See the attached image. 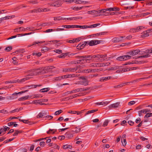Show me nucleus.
Here are the masks:
<instances>
[{
	"mask_svg": "<svg viewBox=\"0 0 152 152\" xmlns=\"http://www.w3.org/2000/svg\"><path fill=\"white\" fill-rule=\"evenodd\" d=\"M52 2L49 3L48 4L51 6L58 7L61 5V0H53Z\"/></svg>",
	"mask_w": 152,
	"mask_h": 152,
	"instance_id": "obj_1",
	"label": "nucleus"
},
{
	"mask_svg": "<svg viewBox=\"0 0 152 152\" xmlns=\"http://www.w3.org/2000/svg\"><path fill=\"white\" fill-rule=\"evenodd\" d=\"M78 68V66H76L74 68H62V71L64 72H74L76 71Z\"/></svg>",
	"mask_w": 152,
	"mask_h": 152,
	"instance_id": "obj_2",
	"label": "nucleus"
},
{
	"mask_svg": "<svg viewBox=\"0 0 152 152\" xmlns=\"http://www.w3.org/2000/svg\"><path fill=\"white\" fill-rule=\"evenodd\" d=\"M87 45H89L90 46L96 45L100 43L101 42V41L98 40H92L91 41H86Z\"/></svg>",
	"mask_w": 152,
	"mask_h": 152,
	"instance_id": "obj_3",
	"label": "nucleus"
},
{
	"mask_svg": "<svg viewBox=\"0 0 152 152\" xmlns=\"http://www.w3.org/2000/svg\"><path fill=\"white\" fill-rule=\"evenodd\" d=\"M145 28L143 26H139L135 28H133L130 29V32L132 33H135L140 31L141 30Z\"/></svg>",
	"mask_w": 152,
	"mask_h": 152,
	"instance_id": "obj_4",
	"label": "nucleus"
},
{
	"mask_svg": "<svg viewBox=\"0 0 152 152\" xmlns=\"http://www.w3.org/2000/svg\"><path fill=\"white\" fill-rule=\"evenodd\" d=\"M43 68H39L37 69H33V71H35L36 75H41L44 74Z\"/></svg>",
	"mask_w": 152,
	"mask_h": 152,
	"instance_id": "obj_5",
	"label": "nucleus"
},
{
	"mask_svg": "<svg viewBox=\"0 0 152 152\" xmlns=\"http://www.w3.org/2000/svg\"><path fill=\"white\" fill-rule=\"evenodd\" d=\"M124 36L120 37H115L112 39V42L113 43L119 42L122 41V38H124Z\"/></svg>",
	"mask_w": 152,
	"mask_h": 152,
	"instance_id": "obj_6",
	"label": "nucleus"
},
{
	"mask_svg": "<svg viewBox=\"0 0 152 152\" xmlns=\"http://www.w3.org/2000/svg\"><path fill=\"white\" fill-rule=\"evenodd\" d=\"M53 66H47L43 68L44 73H48L51 71L52 69L54 68Z\"/></svg>",
	"mask_w": 152,
	"mask_h": 152,
	"instance_id": "obj_7",
	"label": "nucleus"
},
{
	"mask_svg": "<svg viewBox=\"0 0 152 152\" xmlns=\"http://www.w3.org/2000/svg\"><path fill=\"white\" fill-rule=\"evenodd\" d=\"M86 41L83 42L82 43L79 44L77 46V48L78 49H82L86 45H87Z\"/></svg>",
	"mask_w": 152,
	"mask_h": 152,
	"instance_id": "obj_8",
	"label": "nucleus"
},
{
	"mask_svg": "<svg viewBox=\"0 0 152 152\" xmlns=\"http://www.w3.org/2000/svg\"><path fill=\"white\" fill-rule=\"evenodd\" d=\"M140 51L139 50H135L130 51L129 52V54L132 56H134L138 54Z\"/></svg>",
	"mask_w": 152,
	"mask_h": 152,
	"instance_id": "obj_9",
	"label": "nucleus"
},
{
	"mask_svg": "<svg viewBox=\"0 0 152 152\" xmlns=\"http://www.w3.org/2000/svg\"><path fill=\"white\" fill-rule=\"evenodd\" d=\"M79 76L78 75H75V74H68L64 75H63L64 77V79L65 78H71L73 77H78Z\"/></svg>",
	"mask_w": 152,
	"mask_h": 152,
	"instance_id": "obj_10",
	"label": "nucleus"
},
{
	"mask_svg": "<svg viewBox=\"0 0 152 152\" xmlns=\"http://www.w3.org/2000/svg\"><path fill=\"white\" fill-rule=\"evenodd\" d=\"M26 73H28V75H27V76H28V77L36 75L35 71H33V69L28 70Z\"/></svg>",
	"mask_w": 152,
	"mask_h": 152,
	"instance_id": "obj_11",
	"label": "nucleus"
},
{
	"mask_svg": "<svg viewBox=\"0 0 152 152\" xmlns=\"http://www.w3.org/2000/svg\"><path fill=\"white\" fill-rule=\"evenodd\" d=\"M150 33V30H147L145 31H144L141 35V37L142 38L147 37L149 36L148 34Z\"/></svg>",
	"mask_w": 152,
	"mask_h": 152,
	"instance_id": "obj_12",
	"label": "nucleus"
},
{
	"mask_svg": "<svg viewBox=\"0 0 152 152\" xmlns=\"http://www.w3.org/2000/svg\"><path fill=\"white\" fill-rule=\"evenodd\" d=\"M112 78L111 76L102 77L100 78L99 81L100 82H104L111 79Z\"/></svg>",
	"mask_w": 152,
	"mask_h": 152,
	"instance_id": "obj_13",
	"label": "nucleus"
},
{
	"mask_svg": "<svg viewBox=\"0 0 152 152\" xmlns=\"http://www.w3.org/2000/svg\"><path fill=\"white\" fill-rule=\"evenodd\" d=\"M77 57L80 58H88V59H87V60H90L92 59H93L92 55H88V56H78Z\"/></svg>",
	"mask_w": 152,
	"mask_h": 152,
	"instance_id": "obj_14",
	"label": "nucleus"
},
{
	"mask_svg": "<svg viewBox=\"0 0 152 152\" xmlns=\"http://www.w3.org/2000/svg\"><path fill=\"white\" fill-rule=\"evenodd\" d=\"M120 10V9L119 8L117 7H114L113 8H107V11H117Z\"/></svg>",
	"mask_w": 152,
	"mask_h": 152,
	"instance_id": "obj_15",
	"label": "nucleus"
},
{
	"mask_svg": "<svg viewBox=\"0 0 152 152\" xmlns=\"http://www.w3.org/2000/svg\"><path fill=\"white\" fill-rule=\"evenodd\" d=\"M23 109V107H20L15 109L14 110H13L11 111H10V113H14L16 112H18L22 110Z\"/></svg>",
	"mask_w": 152,
	"mask_h": 152,
	"instance_id": "obj_16",
	"label": "nucleus"
},
{
	"mask_svg": "<svg viewBox=\"0 0 152 152\" xmlns=\"http://www.w3.org/2000/svg\"><path fill=\"white\" fill-rule=\"evenodd\" d=\"M29 97V96H26L19 98L18 99V100L19 101L25 100L28 99Z\"/></svg>",
	"mask_w": 152,
	"mask_h": 152,
	"instance_id": "obj_17",
	"label": "nucleus"
},
{
	"mask_svg": "<svg viewBox=\"0 0 152 152\" xmlns=\"http://www.w3.org/2000/svg\"><path fill=\"white\" fill-rule=\"evenodd\" d=\"M75 25H63L61 26L62 27L65 28H75Z\"/></svg>",
	"mask_w": 152,
	"mask_h": 152,
	"instance_id": "obj_18",
	"label": "nucleus"
},
{
	"mask_svg": "<svg viewBox=\"0 0 152 152\" xmlns=\"http://www.w3.org/2000/svg\"><path fill=\"white\" fill-rule=\"evenodd\" d=\"M75 28H80L82 29L88 28V26H80L77 25H75Z\"/></svg>",
	"mask_w": 152,
	"mask_h": 152,
	"instance_id": "obj_19",
	"label": "nucleus"
},
{
	"mask_svg": "<svg viewBox=\"0 0 152 152\" xmlns=\"http://www.w3.org/2000/svg\"><path fill=\"white\" fill-rule=\"evenodd\" d=\"M33 103H34L35 104L36 103H39V104L42 105L45 104L44 103H42V101H41V99H38L34 101L33 102Z\"/></svg>",
	"mask_w": 152,
	"mask_h": 152,
	"instance_id": "obj_20",
	"label": "nucleus"
},
{
	"mask_svg": "<svg viewBox=\"0 0 152 152\" xmlns=\"http://www.w3.org/2000/svg\"><path fill=\"white\" fill-rule=\"evenodd\" d=\"M97 110H98L97 109L89 110L86 112V113L85 114V115H87L90 114L91 113H94V112L96 111H97Z\"/></svg>",
	"mask_w": 152,
	"mask_h": 152,
	"instance_id": "obj_21",
	"label": "nucleus"
},
{
	"mask_svg": "<svg viewBox=\"0 0 152 152\" xmlns=\"http://www.w3.org/2000/svg\"><path fill=\"white\" fill-rule=\"evenodd\" d=\"M119 104V103L117 102L114 104H111L110 106L112 108H116L118 107Z\"/></svg>",
	"mask_w": 152,
	"mask_h": 152,
	"instance_id": "obj_22",
	"label": "nucleus"
},
{
	"mask_svg": "<svg viewBox=\"0 0 152 152\" xmlns=\"http://www.w3.org/2000/svg\"><path fill=\"white\" fill-rule=\"evenodd\" d=\"M85 62L84 60L83 59H80L79 60L75 61L74 62L75 64H79L81 63H84Z\"/></svg>",
	"mask_w": 152,
	"mask_h": 152,
	"instance_id": "obj_23",
	"label": "nucleus"
},
{
	"mask_svg": "<svg viewBox=\"0 0 152 152\" xmlns=\"http://www.w3.org/2000/svg\"><path fill=\"white\" fill-rule=\"evenodd\" d=\"M135 67H132L131 68H126V69H123L122 70V72H125L128 71L130 70V69L133 70Z\"/></svg>",
	"mask_w": 152,
	"mask_h": 152,
	"instance_id": "obj_24",
	"label": "nucleus"
},
{
	"mask_svg": "<svg viewBox=\"0 0 152 152\" xmlns=\"http://www.w3.org/2000/svg\"><path fill=\"white\" fill-rule=\"evenodd\" d=\"M31 78V77H28V76H27V77H25L24 78L22 79H21L20 80H19V82H24L26 80H29Z\"/></svg>",
	"mask_w": 152,
	"mask_h": 152,
	"instance_id": "obj_25",
	"label": "nucleus"
},
{
	"mask_svg": "<svg viewBox=\"0 0 152 152\" xmlns=\"http://www.w3.org/2000/svg\"><path fill=\"white\" fill-rule=\"evenodd\" d=\"M50 89V88H45L42 89L40 90V92H45L48 91Z\"/></svg>",
	"mask_w": 152,
	"mask_h": 152,
	"instance_id": "obj_26",
	"label": "nucleus"
},
{
	"mask_svg": "<svg viewBox=\"0 0 152 152\" xmlns=\"http://www.w3.org/2000/svg\"><path fill=\"white\" fill-rule=\"evenodd\" d=\"M17 93H14L12 94V96H10V99H16L17 98Z\"/></svg>",
	"mask_w": 152,
	"mask_h": 152,
	"instance_id": "obj_27",
	"label": "nucleus"
},
{
	"mask_svg": "<svg viewBox=\"0 0 152 152\" xmlns=\"http://www.w3.org/2000/svg\"><path fill=\"white\" fill-rule=\"evenodd\" d=\"M25 52V50L24 49H20L18 50H17L15 52H14V53H23V52Z\"/></svg>",
	"mask_w": 152,
	"mask_h": 152,
	"instance_id": "obj_28",
	"label": "nucleus"
},
{
	"mask_svg": "<svg viewBox=\"0 0 152 152\" xmlns=\"http://www.w3.org/2000/svg\"><path fill=\"white\" fill-rule=\"evenodd\" d=\"M93 59L96 58L99 59L101 58V54H97L96 55H94L92 56Z\"/></svg>",
	"mask_w": 152,
	"mask_h": 152,
	"instance_id": "obj_29",
	"label": "nucleus"
},
{
	"mask_svg": "<svg viewBox=\"0 0 152 152\" xmlns=\"http://www.w3.org/2000/svg\"><path fill=\"white\" fill-rule=\"evenodd\" d=\"M141 112L143 113H146L147 112H151V110L149 109H145L141 110Z\"/></svg>",
	"mask_w": 152,
	"mask_h": 152,
	"instance_id": "obj_30",
	"label": "nucleus"
},
{
	"mask_svg": "<svg viewBox=\"0 0 152 152\" xmlns=\"http://www.w3.org/2000/svg\"><path fill=\"white\" fill-rule=\"evenodd\" d=\"M88 82L86 80L81 82L80 83L81 85H83L85 86H86L88 85Z\"/></svg>",
	"mask_w": 152,
	"mask_h": 152,
	"instance_id": "obj_31",
	"label": "nucleus"
},
{
	"mask_svg": "<svg viewBox=\"0 0 152 152\" xmlns=\"http://www.w3.org/2000/svg\"><path fill=\"white\" fill-rule=\"evenodd\" d=\"M100 23H97L88 26V28H94L100 25Z\"/></svg>",
	"mask_w": 152,
	"mask_h": 152,
	"instance_id": "obj_32",
	"label": "nucleus"
},
{
	"mask_svg": "<svg viewBox=\"0 0 152 152\" xmlns=\"http://www.w3.org/2000/svg\"><path fill=\"white\" fill-rule=\"evenodd\" d=\"M96 12V10H94L88 12L87 13L88 14H91L92 15H95L97 14Z\"/></svg>",
	"mask_w": 152,
	"mask_h": 152,
	"instance_id": "obj_33",
	"label": "nucleus"
},
{
	"mask_svg": "<svg viewBox=\"0 0 152 152\" xmlns=\"http://www.w3.org/2000/svg\"><path fill=\"white\" fill-rule=\"evenodd\" d=\"M132 63H130V64H141L142 63H144V62L143 61H132Z\"/></svg>",
	"mask_w": 152,
	"mask_h": 152,
	"instance_id": "obj_34",
	"label": "nucleus"
},
{
	"mask_svg": "<svg viewBox=\"0 0 152 152\" xmlns=\"http://www.w3.org/2000/svg\"><path fill=\"white\" fill-rule=\"evenodd\" d=\"M97 11V14H99L101 12H102L103 13L107 11V9H103L99 10H96Z\"/></svg>",
	"mask_w": 152,
	"mask_h": 152,
	"instance_id": "obj_35",
	"label": "nucleus"
},
{
	"mask_svg": "<svg viewBox=\"0 0 152 152\" xmlns=\"http://www.w3.org/2000/svg\"><path fill=\"white\" fill-rule=\"evenodd\" d=\"M124 56H120L116 58V60L119 61H124Z\"/></svg>",
	"mask_w": 152,
	"mask_h": 152,
	"instance_id": "obj_36",
	"label": "nucleus"
},
{
	"mask_svg": "<svg viewBox=\"0 0 152 152\" xmlns=\"http://www.w3.org/2000/svg\"><path fill=\"white\" fill-rule=\"evenodd\" d=\"M75 129V130H72V132H75L76 133H77L80 131L81 129L80 128L76 127Z\"/></svg>",
	"mask_w": 152,
	"mask_h": 152,
	"instance_id": "obj_37",
	"label": "nucleus"
},
{
	"mask_svg": "<svg viewBox=\"0 0 152 152\" xmlns=\"http://www.w3.org/2000/svg\"><path fill=\"white\" fill-rule=\"evenodd\" d=\"M0 135H3L5 133V130H4V129L3 128H2L0 129Z\"/></svg>",
	"mask_w": 152,
	"mask_h": 152,
	"instance_id": "obj_38",
	"label": "nucleus"
},
{
	"mask_svg": "<svg viewBox=\"0 0 152 152\" xmlns=\"http://www.w3.org/2000/svg\"><path fill=\"white\" fill-rule=\"evenodd\" d=\"M22 131H18V130H15V132L13 134V136H16L18 135V134L20 133H21Z\"/></svg>",
	"mask_w": 152,
	"mask_h": 152,
	"instance_id": "obj_39",
	"label": "nucleus"
},
{
	"mask_svg": "<svg viewBox=\"0 0 152 152\" xmlns=\"http://www.w3.org/2000/svg\"><path fill=\"white\" fill-rule=\"evenodd\" d=\"M92 72V70L90 69H84L83 70L82 72L86 73H88Z\"/></svg>",
	"mask_w": 152,
	"mask_h": 152,
	"instance_id": "obj_40",
	"label": "nucleus"
},
{
	"mask_svg": "<svg viewBox=\"0 0 152 152\" xmlns=\"http://www.w3.org/2000/svg\"><path fill=\"white\" fill-rule=\"evenodd\" d=\"M63 112V111L61 110H59L56 111L54 115H59L60 113Z\"/></svg>",
	"mask_w": 152,
	"mask_h": 152,
	"instance_id": "obj_41",
	"label": "nucleus"
},
{
	"mask_svg": "<svg viewBox=\"0 0 152 152\" xmlns=\"http://www.w3.org/2000/svg\"><path fill=\"white\" fill-rule=\"evenodd\" d=\"M119 67L118 66H115L113 67H112L109 68V70H116L118 69Z\"/></svg>",
	"mask_w": 152,
	"mask_h": 152,
	"instance_id": "obj_42",
	"label": "nucleus"
},
{
	"mask_svg": "<svg viewBox=\"0 0 152 152\" xmlns=\"http://www.w3.org/2000/svg\"><path fill=\"white\" fill-rule=\"evenodd\" d=\"M12 49V47L11 46H9L7 48H6L4 50H6L7 52H9Z\"/></svg>",
	"mask_w": 152,
	"mask_h": 152,
	"instance_id": "obj_43",
	"label": "nucleus"
},
{
	"mask_svg": "<svg viewBox=\"0 0 152 152\" xmlns=\"http://www.w3.org/2000/svg\"><path fill=\"white\" fill-rule=\"evenodd\" d=\"M61 79H64L63 76L57 77L54 78L55 80L58 81L61 80Z\"/></svg>",
	"mask_w": 152,
	"mask_h": 152,
	"instance_id": "obj_44",
	"label": "nucleus"
},
{
	"mask_svg": "<svg viewBox=\"0 0 152 152\" xmlns=\"http://www.w3.org/2000/svg\"><path fill=\"white\" fill-rule=\"evenodd\" d=\"M45 42V41H41L40 42H34V43H33L32 45H28V47H30L31 46L33 45L36 44H38L39 43L42 44V43H43Z\"/></svg>",
	"mask_w": 152,
	"mask_h": 152,
	"instance_id": "obj_45",
	"label": "nucleus"
},
{
	"mask_svg": "<svg viewBox=\"0 0 152 152\" xmlns=\"http://www.w3.org/2000/svg\"><path fill=\"white\" fill-rule=\"evenodd\" d=\"M124 56V61L130 59L131 58V56L129 55H125Z\"/></svg>",
	"mask_w": 152,
	"mask_h": 152,
	"instance_id": "obj_46",
	"label": "nucleus"
},
{
	"mask_svg": "<svg viewBox=\"0 0 152 152\" xmlns=\"http://www.w3.org/2000/svg\"><path fill=\"white\" fill-rule=\"evenodd\" d=\"M62 18L61 16L55 17H54V20H60L62 19Z\"/></svg>",
	"mask_w": 152,
	"mask_h": 152,
	"instance_id": "obj_47",
	"label": "nucleus"
},
{
	"mask_svg": "<svg viewBox=\"0 0 152 152\" xmlns=\"http://www.w3.org/2000/svg\"><path fill=\"white\" fill-rule=\"evenodd\" d=\"M48 48H47L46 47H44L42 48L41 50V51L42 53H44L45 52H46L48 50Z\"/></svg>",
	"mask_w": 152,
	"mask_h": 152,
	"instance_id": "obj_48",
	"label": "nucleus"
},
{
	"mask_svg": "<svg viewBox=\"0 0 152 152\" xmlns=\"http://www.w3.org/2000/svg\"><path fill=\"white\" fill-rule=\"evenodd\" d=\"M121 142H122V145L124 146H125L126 145V139H121Z\"/></svg>",
	"mask_w": 152,
	"mask_h": 152,
	"instance_id": "obj_49",
	"label": "nucleus"
},
{
	"mask_svg": "<svg viewBox=\"0 0 152 152\" xmlns=\"http://www.w3.org/2000/svg\"><path fill=\"white\" fill-rule=\"evenodd\" d=\"M80 95H78L77 94L73 95L72 96H69V99H72L74 98H76L77 96H79Z\"/></svg>",
	"mask_w": 152,
	"mask_h": 152,
	"instance_id": "obj_50",
	"label": "nucleus"
},
{
	"mask_svg": "<svg viewBox=\"0 0 152 152\" xmlns=\"http://www.w3.org/2000/svg\"><path fill=\"white\" fill-rule=\"evenodd\" d=\"M144 52H145L147 53H152V50H145L143 51Z\"/></svg>",
	"mask_w": 152,
	"mask_h": 152,
	"instance_id": "obj_51",
	"label": "nucleus"
},
{
	"mask_svg": "<svg viewBox=\"0 0 152 152\" xmlns=\"http://www.w3.org/2000/svg\"><path fill=\"white\" fill-rule=\"evenodd\" d=\"M152 116V113H147L144 117V118H146Z\"/></svg>",
	"mask_w": 152,
	"mask_h": 152,
	"instance_id": "obj_52",
	"label": "nucleus"
},
{
	"mask_svg": "<svg viewBox=\"0 0 152 152\" xmlns=\"http://www.w3.org/2000/svg\"><path fill=\"white\" fill-rule=\"evenodd\" d=\"M108 122L109 121L108 120H106L103 123L102 126L104 127L107 126L108 123Z\"/></svg>",
	"mask_w": 152,
	"mask_h": 152,
	"instance_id": "obj_53",
	"label": "nucleus"
},
{
	"mask_svg": "<svg viewBox=\"0 0 152 152\" xmlns=\"http://www.w3.org/2000/svg\"><path fill=\"white\" fill-rule=\"evenodd\" d=\"M19 121H20L22 122L23 123L26 124V123H29V121L28 120H21L19 119Z\"/></svg>",
	"mask_w": 152,
	"mask_h": 152,
	"instance_id": "obj_54",
	"label": "nucleus"
},
{
	"mask_svg": "<svg viewBox=\"0 0 152 152\" xmlns=\"http://www.w3.org/2000/svg\"><path fill=\"white\" fill-rule=\"evenodd\" d=\"M26 29V28H24L22 27L15 28V30H20V31H25Z\"/></svg>",
	"mask_w": 152,
	"mask_h": 152,
	"instance_id": "obj_55",
	"label": "nucleus"
},
{
	"mask_svg": "<svg viewBox=\"0 0 152 152\" xmlns=\"http://www.w3.org/2000/svg\"><path fill=\"white\" fill-rule=\"evenodd\" d=\"M150 56V55L148 54L146 55H144L143 56H139L137 57V58H147Z\"/></svg>",
	"mask_w": 152,
	"mask_h": 152,
	"instance_id": "obj_56",
	"label": "nucleus"
},
{
	"mask_svg": "<svg viewBox=\"0 0 152 152\" xmlns=\"http://www.w3.org/2000/svg\"><path fill=\"white\" fill-rule=\"evenodd\" d=\"M28 2L30 3H32L33 4H37L38 2L36 0H31L28 1Z\"/></svg>",
	"mask_w": 152,
	"mask_h": 152,
	"instance_id": "obj_57",
	"label": "nucleus"
},
{
	"mask_svg": "<svg viewBox=\"0 0 152 152\" xmlns=\"http://www.w3.org/2000/svg\"><path fill=\"white\" fill-rule=\"evenodd\" d=\"M92 72H98L99 71H101L102 70V69H92Z\"/></svg>",
	"mask_w": 152,
	"mask_h": 152,
	"instance_id": "obj_58",
	"label": "nucleus"
},
{
	"mask_svg": "<svg viewBox=\"0 0 152 152\" xmlns=\"http://www.w3.org/2000/svg\"><path fill=\"white\" fill-rule=\"evenodd\" d=\"M43 116L42 112L39 113L37 116V118H41Z\"/></svg>",
	"mask_w": 152,
	"mask_h": 152,
	"instance_id": "obj_59",
	"label": "nucleus"
},
{
	"mask_svg": "<svg viewBox=\"0 0 152 152\" xmlns=\"http://www.w3.org/2000/svg\"><path fill=\"white\" fill-rule=\"evenodd\" d=\"M74 1L75 0H63V1L68 2L69 3H71Z\"/></svg>",
	"mask_w": 152,
	"mask_h": 152,
	"instance_id": "obj_60",
	"label": "nucleus"
},
{
	"mask_svg": "<svg viewBox=\"0 0 152 152\" xmlns=\"http://www.w3.org/2000/svg\"><path fill=\"white\" fill-rule=\"evenodd\" d=\"M135 103V102L134 101H132L130 102H128V105L129 106H131L133 104H134Z\"/></svg>",
	"mask_w": 152,
	"mask_h": 152,
	"instance_id": "obj_61",
	"label": "nucleus"
},
{
	"mask_svg": "<svg viewBox=\"0 0 152 152\" xmlns=\"http://www.w3.org/2000/svg\"><path fill=\"white\" fill-rule=\"evenodd\" d=\"M54 52L58 53H62V51L61 50L59 49H56L54 50Z\"/></svg>",
	"mask_w": 152,
	"mask_h": 152,
	"instance_id": "obj_62",
	"label": "nucleus"
},
{
	"mask_svg": "<svg viewBox=\"0 0 152 152\" xmlns=\"http://www.w3.org/2000/svg\"><path fill=\"white\" fill-rule=\"evenodd\" d=\"M42 12L48 11L50 10V9L48 8H42Z\"/></svg>",
	"mask_w": 152,
	"mask_h": 152,
	"instance_id": "obj_63",
	"label": "nucleus"
},
{
	"mask_svg": "<svg viewBox=\"0 0 152 152\" xmlns=\"http://www.w3.org/2000/svg\"><path fill=\"white\" fill-rule=\"evenodd\" d=\"M83 8V7H75L73 9L74 10H81L82 9V8Z\"/></svg>",
	"mask_w": 152,
	"mask_h": 152,
	"instance_id": "obj_64",
	"label": "nucleus"
}]
</instances>
